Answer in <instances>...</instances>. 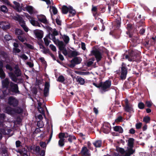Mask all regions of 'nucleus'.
I'll return each mask as SVG.
<instances>
[{"label":"nucleus","mask_w":156,"mask_h":156,"mask_svg":"<svg viewBox=\"0 0 156 156\" xmlns=\"http://www.w3.org/2000/svg\"><path fill=\"white\" fill-rule=\"evenodd\" d=\"M151 120V118L150 117L147 116L144 117L143 119V121L146 123H149Z\"/></svg>","instance_id":"nucleus-40"},{"label":"nucleus","mask_w":156,"mask_h":156,"mask_svg":"<svg viewBox=\"0 0 156 156\" xmlns=\"http://www.w3.org/2000/svg\"><path fill=\"white\" fill-rule=\"evenodd\" d=\"M59 8L61 10H74L73 7L70 5L67 6L66 5H60Z\"/></svg>","instance_id":"nucleus-26"},{"label":"nucleus","mask_w":156,"mask_h":156,"mask_svg":"<svg viewBox=\"0 0 156 156\" xmlns=\"http://www.w3.org/2000/svg\"><path fill=\"white\" fill-rule=\"evenodd\" d=\"M15 32V34L17 35V36L19 35H23L24 34L23 31L22 30L18 28L16 29Z\"/></svg>","instance_id":"nucleus-35"},{"label":"nucleus","mask_w":156,"mask_h":156,"mask_svg":"<svg viewBox=\"0 0 156 156\" xmlns=\"http://www.w3.org/2000/svg\"><path fill=\"white\" fill-rule=\"evenodd\" d=\"M24 44L25 45L27 48L33 50L34 48L33 46L29 44H28L27 43H24Z\"/></svg>","instance_id":"nucleus-51"},{"label":"nucleus","mask_w":156,"mask_h":156,"mask_svg":"<svg viewBox=\"0 0 156 156\" xmlns=\"http://www.w3.org/2000/svg\"><path fill=\"white\" fill-rule=\"evenodd\" d=\"M116 151L119 152L121 154H123L125 152L124 149L121 147H117Z\"/></svg>","instance_id":"nucleus-44"},{"label":"nucleus","mask_w":156,"mask_h":156,"mask_svg":"<svg viewBox=\"0 0 156 156\" xmlns=\"http://www.w3.org/2000/svg\"><path fill=\"white\" fill-rule=\"evenodd\" d=\"M79 55L80 54L78 52L76 51L71 50L70 53H69V57H77V56L78 55Z\"/></svg>","instance_id":"nucleus-27"},{"label":"nucleus","mask_w":156,"mask_h":156,"mask_svg":"<svg viewBox=\"0 0 156 156\" xmlns=\"http://www.w3.org/2000/svg\"><path fill=\"white\" fill-rule=\"evenodd\" d=\"M69 17L74 16L76 13V10H69Z\"/></svg>","instance_id":"nucleus-46"},{"label":"nucleus","mask_w":156,"mask_h":156,"mask_svg":"<svg viewBox=\"0 0 156 156\" xmlns=\"http://www.w3.org/2000/svg\"><path fill=\"white\" fill-rule=\"evenodd\" d=\"M122 116H119L117 119L115 120V122H122Z\"/></svg>","instance_id":"nucleus-58"},{"label":"nucleus","mask_w":156,"mask_h":156,"mask_svg":"<svg viewBox=\"0 0 156 156\" xmlns=\"http://www.w3.org/2000/svg\"><path fill=\"white\" fill-rule=\"evenodd\" d=\"M113 128L114 131L118 132L119 133H122L123 132V129L120 126H116L113 127Z\"/></svg>","instance_id":"nucleus-23"},{"label":"nucleus","mask_w":156,"mask_h":156,"mask_svg":"<svg viewBox=\"0 0 156 156\" xmlns=\"http://www.w3.org/2000/svg\"><path fill=\"white\" fill-rule=\"evenodd\" d=\"M49 89H44V97H47L48 95L49 92Z\"/></svg>","instance_id":"nucleus-48"},{"label":"nucleus","mask_w":156,"mask_h":156,"mask_svg":"<svg viewBox=\"0 0 156 156\" xmlns=\"http://www.w3.org/2000/svg\"><path fill=\"white\" fill-rule=\"evenodd\" d=\"M127 74L121 73V75L120 76V79L121 80H123L126 79V76Z\"/></svg>","instance_id":"nucleus-50"},{"label":"nucleus","mask_w":156,"mask_h":156,"mask_svg":"<svg viewBox=\"0 0 156 156\" xmlns=\"http://www.w3.org/2000/svg\"><path fill=\"white\" fill-rule=\"evenodd\" d=\"M65 79L64 76L62 75L59 76L58 78L57 79V80L60 82L62 83L65 81Z\"/></svg>","instance_id":"nucleus-42"},{"label":"nucleus","mask_w":156,"mask_h":156,"mask_svg":"<svg viewBox=\"0 0 156 156\" xmlns=\"http://www.w3.org/2000/svg\"><path fill=\"white\" fill-rule=\"evenodd\" d=\"M93 144L96 147H100L102 145V141L101 140H98L94 142Z\"/></svg>","instance_id":"nucleus-34"},{"label":"nucleus","mask_w":156,"mask_h":156,"mask_svg":"<svg viewBox=\"0 0 156 156\" xmlns=\"http://www.w3.org/2000/svg\"><path fill=\"white\" fill-rule=\"evenodd\" d=\"M40 145L41 147L43 148H44V150H45L46 145V143L45 142H41L40 143Z\"/></svg>","instance_id":"nucleus-53"},{"label":"nucleus","mask_w":156,"mask_h":156,"mask_svg":"<svg viewBox=\"0 0 156 156\" xmlns=\"http://www.w3.org/2000/svg\"><path fill=\"white\" fill-rule=\"evenodd\" d=\"M116 5V3H113L112 2L111 3L104 5H101L100 7L101 8H104V9H108V10H111V9L113 10H117V8H115L116 6L115 5Z\"/></svg>","instance_id":"nucleus-12"},{"label":"nucleus","mask_w":156,"mask_h":156,"mask_svg":"<svg viewBox=\"0 0 156 156\" xmlns=\"http://www.w3.org/2000/svg\"><path fill=\"white\" fill-rule=\"evenodd\" d=\"M13 3L15 6H11L15 10H24L25 9V10H34V8L33 6L28 5H23L22 4L20 6V4L19 2L14 1Z\"/></svg>","instance_id":"nucleus-3"},{"label":"nucleus","mask_w":156,"mask_h":156,"mask_svg":"<svg viewBox=\"0 0 156 156\" xmlns=\"http://www.w3.org/2000/svg\"><path fill=\"white\" fill-rule=\"evenodd\" d=\"M4 38L6 41H9L12 38V36L9 35H6L5 36Z\"/></svg>","instance_id":"nucleus-52"},{"label":"nucleus","mask_w":156,"mask_h":156,"mask_svg":"<svg viewBox=\"0 0 156 156\" xmlns=\"http://www.w3.org/2000/svg\"><path fill=\"white\" fill-rule=\"evenodd\" d=\"M64 133L60 132L58 135V137L60 139L58 142V144L59 147H63L65 144V139Z\"/></svg>","instance_id":"nucleus-10"},{"label":"nucleus","mask_w":156,"mask_h":156,"mask_svg":"<svg viewBox=\"0 0 156 156\" xmlns=\"http://www.w3.org/2000/svg\"><path fill=\"white\" fill-rule=\"evenodd\" d=\"M121 19L120 18H118L114 21V26L115 28L118 29L121 26Z\"/></svg>","instance_id":"nucleus-21"},{"label":"nucleus","mask_w":156,"mask_h":156,"mask_svg":"<svg viewBox=\"0 0 156 156\" xmlns=\"http://www.w3.org/2000/svg\"><path fill=\"white\" fill-rule=\"evenodd\" d=\"M44 42L46 46H48L49 43L50 41L46 38H44Z\"/></svg>","instance_id":"nucleus-54"},{"label":"nucleus","mask_w":156,"mask_h":156,"mask_svg":"<svg viewBox=\"0 0 156 156\" xmlns=\"http://www.w3.org/2000/svg\"><path fill=\"white\" fill-rule=\"evenodd\" d=\"M76 81L80 85H83L85 83V80L79 76H77L76 78Z\"/></svg>","instance_id":"nucleus-22"},{"label":"nucleus","mask_w":156,"mask_h":156,"mask_svg":"<svg viewBox=\"0 0 156 156\" xmlns=\"http://www.w3.org/2000/svg\"><path fill=\"white\" fill-rule=\"evenodd\" d=\"M92 12L93 14V16L94 17L95 19V20L97 19V17L100 15V13L98 11V10H92ZM98 19H100V22L103 24V20L102 19H100V18H98Z\"/></svg>","instance_id":"nucleus-18"},{"label":"nucleus","mask_w":156,"mask_h":156,"mask_svg":"<svg viewBox=\"0 0 156 156\" xmlns=\"http://www.w3.org/2000/svg\"><path fill=\"white\" fill-rule=\"evenodd\" d=\"M6 69L9 70L10 71H12L13 70L12 67L9 64H7L5 66Z\"/></svg>","instance_id":"nucleus-55"},{"label":"nucleus","mask_w":156,"mask_h":156,"mask_svg":"<svg viewBox=\"0 0 156 156\" xmlns=\"http://www.w3.org/2000/svg\"><path fill=\"white\" fill-rule=\"evenodd\" d=\"M10 77L12 81L15 83H17L18 80L17 77L14 73H11L10 74Z\"/></svg>","instance_id":"nucleus-31"},{"label":"nucleus","mask_w":156,"mask_h":156,"mask_svg":"<svg viewBox=\"0 0 156 156\" xmlns=\"http://www.w3.org/2000/svg\"><path fill=\"white\" fill-rule=\"evenodd\" d=\"M57 41L58 46V48L60 50L62 51L66 48V45L62 41H60L58 39H57Z\"/></svg>","instance_id":"nucleus-20"},{"label":"nucleus","mask_w":156,"mask_h":156,"mask_svg":"<svg viewBox=\"0 0 156 156\" xmlns=\"http://www.w3.org/2000/svg\"><path fill=\"white\" fill-rule=\"evenodd\" d=\"M126 28L128 31H130L132 29V26L131 23H128L126 25Z\"/></svg>","instance_id":"nucleus-57"},{"label":"nucleus","mask_w":156,"mask_h":156,"mask_svg":"<svg viewBox=\"0 0 156 156\" xmlns=\"http://www.w3.org/2000/svg\"><path fill=\"white\" fill-rule=\"evenodd\" d=\"M8 104L13 107H17L19 104V101L15 97L10 96L8 99Z\"/></svg>","instance_id":"nucleus-7"},{"label":"nucleus","mask_w":156,"mask_h":156,"mask_svg":"<svg viewBox=\"0 0 156 156\" xmlns=\"http://www.w3.org/2000/svg\"><path fill=\"white\" fill-rule=\"evenodd\" d=\"M7 90L8 92L11 95L20 94V92L19 90V87L18 84L12 82H10L9 87Z\"/></svg>","instance_id":"nucleus-1"},{"label":"nucleus","mask_w":156,"mask_h":156,"mask_svg":"<svg viewBox=\"0 0 156 156\" xmlns=\"http://www.w3.org/2000/svg\"><path fill=\"white\" fill-rule=\"evenodd\" d=\"M39 112L43 115L45 114V112L43 108L42 107L38 108Z\"/></svg>","instance_id":"nucleus-59"},{"label":"nucleus","mask_w":156,"mask_h":156,"mask_svg":"<svg viewBox=\"0 0 156 156\" xmlns=\"http://www.w3.org/2000/svg\"><path fill=\"white\" fill-rule=\"evenodd\" d=\"M18 39L22 42H23L25 41V39L24 37H23L22 35H19L17 36Z\"/></svg>","instance_id":"nucleus-49"},{"label":"nucleus","mask_w":156,"mask_h":156,"mask_svg":"<svg viewBox=\"0 0 156 156\" xmlns=\"http://www.w3.org/2000/svg\"><path fill=\"white\" fill-rule=\"evenodd\" d=\"M31 150H33L34 151L37 153H39L40 151V147L39 146H37L35 147L34 146H31L30 147Z\"/></svg>","instance_id":"nucleus-30"},{"label":"nucleus","mask_w":156,"mask_h":156,"mask_svg":"<svg viewBox=\"0 0 156 156\" xmlns=\"http://www.w3.org/2000/svg\"><path fill=\"white\" fill-rule=\"evenodd\" d=\"M50 86L49 83L48 82H46L44 84V89H49Z\"/></svg>","instance_id":"nucleus-56"},{"label":"nucleus","mask_w":156,"mask_h":156,"mask_svg":"<svg viewBox=\"0 0 156 156\" xmlns=\"http://www.w3.org/2000/svg\"><path fill=\"white\" fill-rule=\"evenodd\" d=\"M45 150L44 149L42 150L40 152L39 155L40 156H45Z\"/></svg>","instance_id":"nucleus-63"},{"label":"nucleus","mask_w":156,"mask_h":156,"mask_svg":"<svg viewBox=\"0 0 156 156\" xmlns=\"http://www.w3.org/2000/svg\"><path fill=\"white\" fill-rule=\"evenodd\" d=\"M142 125V123L141 122H139L137 123L136 124V128L137 129H139L141 128Z\"/></svg>","instance_id":"nucleus-61"},{"label":"nucleus","mask_w":156,"mask_h":156,"mask_svg":"<svg viewBox=\"0 0 156 156\" xmlns=\"http://www.w3.org/2000/svg\"><path fill=\"white\" fill-rule=\"evenodd\" d=\"M49 47L51 50L53 51H56V49L55 47L52 44H51L49 45Z\"/></svg>","instance_id":"nucleus-60"},{"label":"nucleus","mask_w":156,"mask_h":156,"mask_svg":"<svg viewBox=\"0 0 156 156\" xmlns=\"http://www.w3.org/2000/svg\"><path fill=\"white\" fill-rule=\"evenodd\" d=\"M140 56V54L137 51L133 50L128 52V55H126L125 58L126 59H128L129 61H134L138 59Z\"/></svg>","instance_id":"nucleus-2"},{"label":"nucleus","mask_w":156,"mask_h":156,"mask_svg":"<svg viewBox=\"0 0 156 156\" xmlns=\"http://www.w3.org/2000/svg\"><path fill=\"white\" fill-rule=\"evenodd\" d=\"M13 110L14 114V113L20 114L22 113L23 112V109L20 107H18L16 108H13Z\"/></svg>","instance_id":"nucleus-37"},{"label":"nucleus","mask_w":156,"mask_h":156,"mask_svg":"<svg viewBox=\"0 0 156 156\" xmlns=\"http://www.w3.org/2000/svg\"><path fill=\"white\" fill-rule=\"evenodd\" d=\"M7 152V148H2V153L3 154H5Z\"/></svg>","instance_id":"nucleus-64"},{"label":"nucleus","mask_w":156,"mask_h":156,"mask_svg":"<svg viewBox=\"0 0 156 156\" xmlns=\"http://www.w3.org/2000/svg\"><path fill=\"white\" fill-rule=\"evenodd\" d=\"M126 112L129 113L134 112L133 108V105L129 103L128 100L127 99L125 101V106L124 108Z\"/></svg>","instance_id":"nucleus-11"},{"label":"nucleus","mask_w":156,"mask_h":156,"mask_svg":"<svg viewBox=\"0 0 156 156\" xmlns=\"http://www.w3.org/2000/svg\"><path fill=\"white\" fill-rule=\"evenodd\" d=\"M63 133L64 134V138H68V141L70 143H72L73 140H76V136L73 135H70L66 132Z\"/></svg>","instance_id":"nucleus-13"},{"label":"nucleus","mask_w":156,"mask_h":156,"mask_svg":"<svg viewBox=\"0 0 156 156\" xmlns=\"http://www.w3.org/2000/svg\"><path fill=\"white\" fill-rule=\"evenodd\" d=\"M80 154L82 156H90V154L87 147L84 146L81 149Z\"/></svg>","instance_id":"nucleus-14"},{"label":"nucleus","mask_w":156,"mask_h":156,"mask_svg":"<svg viewBox=\"0 0 156 156\" xmlns=\"http://www.w3.org/2000/svg\"><path fill=\"white\" fill-rule=\"evenodd\" d=\"M133 147H129L127 152L126 153L125 155V156H130L131 155L133 154L135 151L133 149Z\"/></svg>","instance_id":"nucleus-32"},{"label":"nucleus","mask_w":156,"mask_h":156,"mask_svg":"<svg viewBox=\"0 0 156 156\" xmlns=\"http://www.w3.org/2000/svg\"><path fill=\"white\" fill-rule=\"evenodd\" d=\"M10 82L8 78H6L2 81V85L3 88L8 89L10 85Z\"/></svg>","instance_id":"nucleus-16"},{"label":"nucleus","mask_w":156,"mask_h":156,"mask_svg":"<svg viewBox=\"0 0 156 156\" xmlns=\"http://www.w3.org/2000/svg\"><path fill=\"white\" fill-rule=\"evenodd\" d=\"M138 106L139 109H142L144 108L145 105L143 102H140L138 104Z\"/></svg>","instance_id":"nucleus-45"},{"label":"nucleus","mask_w":156,"mask_h":156,"mask_svg":"<svg viewBox=\"0 0 156 156\" xmlns=\"http://www.w3.org/2000/svg\"><path fill=\"white\" fill-rule=\"evenodd\" d=\"M60 35L66 44L68 43L69 41V36L65 34L62 35L60 34Z\"/></svg>","instance_id":"nucleus-29"},{"label":"nucleus","mask_w":156,"mask_h":156,"mask_svg":"<svg viewBox=\"0 0 156 156\" xmlns=\"http://www.w3.org/2000/svg\"><path fill=\"white\" fill-rule=\"evenodd\" d=\"M48 29L52 33V34H51V33L49 32L47 37H48L50 39L52 40L54 43L56 44V40L55 36L58 35L59 34L58 32L55 29H54L52 31V28L50 27H48Z\"/></svg>","instance_id":"nucleus-5"},{"label":"nucleus","mask_w":156,"mask_h":156,"mask_svg":"<svg viewBox=\"0 0 156 156\" xmlns=\"http://www.w3.org/2000/svg\"><path fill=\"white\" fill-rule=\"evenodd\" d=\"M134 139L133 138H130L128 140V146L129 147H133Z\"/></svg>","instance_id":"nucleus-28"},{"label":"nucleus","mask_w":156,"mask_h":156,"mask_svg":"<svg viewBox=\"0 0 156 156\" xmlns=\"http://www.w3.org/2000/svg\"><path fill=\"white\" fill-rule=\"evenodd\" d=\"M34 33L36 37L38 39H42L43 36V32L42 31L38 30H34Z\"/></svg>","instance_id":"nucleus-17"},{"label":"nucleus","mask_w":156,"mask_h":156,"mask_svg":"<svg viewBox=\"0 0 156 156\" xmlns=\"http://www.w3.org/2000/svg\"><path fill=\"white\" fill-rule=\"evenodd\" d=\"M5 77V73L3 69H0V77L2 79H4Z\"/></svg>","instance_id":"nucleus-43"},{"label":"nucleus","mask_w":156,"mask_h":156,"mask_svg":"<svg viewBox=\"0 0 156 156\" xmlns=\"http://www.w3.org/2000/svg\"><path fill=\"white\" fill-rule=\"evenodd\" d=\"M111 129V127L108 122H104L101 128V130L103 133L106 134L108 133L110 131Z\"/></svg>","instance_id":"nucleus-8"},{"label":"nucleus","mask_w":156,"mask_h":156,"mask_svg":"<svg viewBox=\"0 0 156 156\" xmlns=\"http://www.w3.org/2000/svg\"><path fill=\"white\" fill-rule=\"evenodd\" d=\"M153 103L150 101H146L145 102V105L148 108H150L152 105Z\"/></svg>","instance_id":"nucleus-47"},{"label":"nucleus","mask_w":156,"mask_h":156,"mask_svg":"<svg viewBox=\"0 0 156 156\" xmlns=\"http://www.w3.org/2000/svg\"><path fill=\"white\" fill-rule=\"evenodd\" d=\"M5 112L9 114H14L13 108L10 106H8L5 109Z\"/></svg>","instance_id":"nucleus-25"},{"label":"nucleus","mask_w":156,"mask_h":156,"mask_svg":"<svg viewBox=\"0 0 156 156\" xmlns=\"http://www.w3.org/2000/svg\"><path fill=\"white\" fill-rule=\"evenodd\" d=\"M132 84V83L131 82L126 81L124 84L123 87L126 89H129L131 88V85Z\"/></svg>","instance_id":"nucleus-33"},{"label":"nucleus","mask_w":156,"mask_h":156,"mask_svg":"<svg viewBox=\"0 0 156 156\" xmlns=\"http://www.w3.org/2000/svg\"><path fill=\"white\" fill-rule=\"evenodd\" d=\"M91 54L95 57L97 62H98L102 58V54L100 51L97 50H93L91 51Z\"/></svg>","instance_id":"nucleus-9"},{"label":"nucleus","mask_w":156,"mask_h":156,"mask_svg":"<svg viewBox=\"0 0 156 156\" xmlns=\"http://www.w3.org/2000/svg\"><path fill=\"white\" fill-rule=\"evenodd\" d=\"M14 74H15L17 77L21 76L22 73L20 69L15 70L14 71Z\"/></svg>","instance_id":"nucleus-39"},{"label":"nucleus","mask_w":156,"mask_h":156,"mask_svg":"<svg viewBox=\"0 0 156 156\" xmlns=\"http://www.w3.org/2000/svg\"><path fill=\"white\" fill-rule=\"evenodd\" d=\"M58 57L62 61H63L64 60V58L63 56L61 54L60 52V51H58Z\"/></svg>","instance_id":"nucleus-62"},{"label":"nucleus","mask_w":156,"mask_h":156,"mask_svg":"<svg viewBox=\"0 0 156 156\" xmlns=\"http://www.w3.org/2000/svg\"><path fill=\"white\" fill-rule=\"evenodd\" d=\"M18 152L21 154H24L27 156V151L25 148H23L21 150H20Z\"/></svg>","instance_id":"nucleus-41"},{"label":"nucleus","mask_w":156,"mask_h":156,"mask_svg":"<svg viewBox=\"0 0 156 156\" xmlns=\"http://www.w3.org/2000/svg\"><path fill=\"white\" fill-rule=\"evenodd\" d=\"M111 85V81L109 80L105 82H101V90L102 92H106L108 91L110 89Z\"/></svg>","instance_id":"nucleus-4"},{"label":"nucleus","mask_w":156,"mask_h":156,"mask_svg":"<svg viewBox=\"0 0 156 156\" xmlns=\"http://www.w3.org/2000/svg\"><path fill=\"white\" fill-rule=\"evenodd\" d=\"M30 21V23L33 26L40 27V23L37 21H36L33 19H31Z\"/></svg>","instance_id":"nucleus-36"},{"label":"nucleus","mask_w":156,"mask_h":156,"mask_svg":"<svg viewBox=\"0 0 156 156\" xmlns=\"http://www.w3.org/2000/svg\"><path fill=\"white\" fill-rule=\"evenodd\" d=\"M101 5L98 6H94V5H92V8L91 10H98V9H101V10H104V8H101V6L103 5Z\"/></svg>","instance_id":"nucleus-38"},{"label":"nucleus","mask_w":156,"mask_h":156,"mask_svg":"<svg viewBox=\"0 0 156 156\" xmlns=\"http://www.w3.org/2000/svg\"><path fill=\"white\" fill-rule=\"evenodd\" d=\"M10 27L9 23L6 21H2L0 22V28L3 30L9 29Z\"/></svg>","instance_id":"nucleus-15"},{"label":"nucleus","mask_w":156,"mask_h":156,"mask_svg":"<svg viewBox=\"0 0 156 156\" xmlns=\"http://www.w3.org/2000/svg\"><path fill=\"white\" fill-rule=\"evenodd\" d=\"M121 73L127 74V69L126 67V65L124 63L122 62L121 66Z\"/></svg>","instance_id":"nucleus-24"},{"label":"nucleus","mask_w":156,"mask_h":156,"mask_svg":"<svg viewBox=\"0 0 156 156\" xmlns=\"http://www.w3.org/2000/svg\"><path fill=\"white\" fill-rule=\"evenodd\" d=\"M82 60L80 57H75L73 58L70 61L71 64L68 65L69 67L73 68L76 65L80 64Z\"/></svg>","instance_id":"nucleus-6"},{"label":"nucleus","mask_w":156,"mask_h":156,"mask_svg":"<svg viewBox=\"0 0 156 156\" xmlns=\"http://www.w3.org/2000/svg\"><path fill=\"white\" fill-rule=\"evenodd\" d=\"M38 20L43 23L46 24L47 23V20L45 16L41 15L37 16Z\"/></svg>","instance_id":"nucleus-19"}]
</instances>
